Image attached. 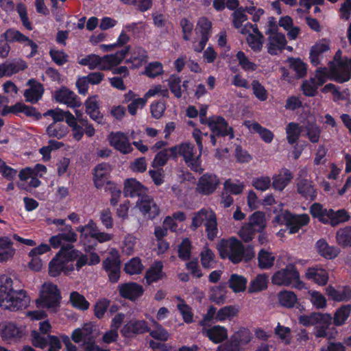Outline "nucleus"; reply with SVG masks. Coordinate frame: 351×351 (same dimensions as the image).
<instances>
[{
	"instance_id": "nucleus-1",
	"label": "nucleus",
	"mask_w": 351,
	"mask_h": 351,
	"mask_svg": "<svg viewBox=\"0 0 351 351\" xmlns=\"http://www.w3.org/2000/svg\"><path fill=\"white\" fill-rule=\"evenodd\" d=\"M74 261H76V269L80 270L88 264V256L72 246L62 247L49 264V275L56 277L62 272L66 275L70 274L75 269Z\"/></svg>"
},
{
	"instance_id": "nucleus-2",
	"label": "nucleus",
	"mask_w": 351,
	"mask_h": 351,
	"mask_svg": "<svg viewBox=\"0 0 351 351\" xmlns=\"http://www.w3.org/2000/svg\"><path fill=\"white\" fill-rule=\"evenodd\" d=\"M13 280L7 274H0V307L10 311L25 308L30 303V298L23 290L14 291Z\"/></svg>"
},
{
	"instance_id": "nucleus-3",
	"label": "nucleus",
	"mask_w": 351,
	"mask_h": 351,
	"mask_svg": "<svg viewBox=\"0 0 351 351\" xmlns=\"http://www.w3.org/2000/svg\"><path fill=\"white\" fill-rule=\"evenodd\" d=\"M350 67L351 60L348 61V64H339L338 67H333L332 63H330L328 69L326 67L317 69L313 78L315 79L319 86L323 85L328 80L343 83L350 80L348 70Z\"/></svg>"
},
{
	"instance_id": "nucleus-4",
	"label": "nucleus",
	"mask_w": 351,
	"mask_h": 351,
	"mask_svg": "<svg viewBox=\"0 0 351 351\" xmlns=\"http://www.w3.org/2000/svg\"><path fill=\"white\" fill-rule=\"evenodd\" d=\"M203 224L206 227L208 238L214 239L217 235L218 228L216 215L212 210L202 208L193 214L191 228L195 230Z\"/></svg>"
},
{
	"instance_id": "nucleus-5",
	"label": "nucleus",
	"mask_w": 351,
	"mask_h": 351,
	"mask_svg": "<svg viewBox=\"0 0 351 351\" xmlns=\"http://www.w3.org/2000/svg\"><path fill=\"white\" fill-rule=\"evenodd\" d=\"M195 147L187 143L170 147V153L172 158H176L178 155L182 156L186 165L194 171L201 173L203 171L200 152L196 156L194 154Z\"/></svg>"
},
{
	"instance_id": "nucleus-6",
	"label": "nucleus",
	"mask_w": 351,
	"mask_h": 351,
	"mask_svg": "<svg viewBox=\"0 0 351 351\" xmlns=\"http://www.w3.org/2000/svg\"><path fill=\"white\" fill-rule=\"evenodd\" d=\"M271 282L277 286L302 289L304 284L300 280V274L292 264L276 271L271 276Z\"/></svg>"
},
{
	"instance_id": "nucleus-7",
	"label": "nucleus",
	"mask_w": 351,
	"mask_h": 351,
	"mask_svg": "<svg viewBox=\"0 0 351 351\" xmlns=\"http://www.w3.org/2000/svg\"><path fill=\"white\" fill-rule=\"evenodd\" d=\"M266 226L265 215L263 212H254L238 232L240 238L245 242L252 241L254 234L261 232Z\"/></svg>"
},
{
	"instance_id": "nucleus-8",
	"label": "nucleus",
	"mask_w": 351,
	"mask_h": 351,
	"mask_svg": "<svg viewBox=\"0 0 351 351\" xmlns=\"http://www.w3.org/2000/svg\"><path fill=\"white\" fill-rule=\"evenodd\" d=\"M60 295L56 285L45 283L40 292V297L36 300L38 307L47 308L51 312L56 313L60 306Z\"/></svg>"
},
{
	"instance_id": "nucleus-9",
	"label": "nucleus",
	"mask_w": 351,
	"mask_h": 351,
	"mask_svg": "<svg viewBox=\"0 0 351 351\" xmlns=\"http://www.w3.org/2000/svg\"><path fill=\"white\" fill-rule=\"evenodd\" d=\"M298 320L304 326H315V335L324 337L326 336V329L331 323L332 316L329 313H313L300 315Z\"/></svg>"
},
{
	"instance_id": "nucleus-10",
	"label": "nucleus",
	"mask_w": 351,
	"mask_h": 351,
	"mask_svg": "<svg viewBox=\"0 0 351 351\" xmlns=\"http://www.w3.org/2000/svg\"><path fill=\"white\" fill-rule=\"evenodd\" d=\"M217 247L222 258H228L233 263H238L243 258V245L234 237L221 240Z\"/></svg>"
},
{
	"instance_id": "nucleus-11",
	"label": "nucleus",
	"mask_w": 351,
	"mask_h": 351,
	"mask_svg": "<svg viewBox=\"0 0 351 351\" xmlns=\"http://www.w3.org/2000/svg\"><path fill=\"white\" fill-rule=\"evenodd\" d=\"M276 220L287 226L289 234H295L310 221V217L307 214L293 215L287 210L282 211L276 216Z\"/></svg>"
},
{
	"instance_id": "nucleus-12",
	"label": "nucleus",
	"mask_w": 351,
	"mask_h": 351,
	"mask_svg": "<svg viewBox=\"0 0 351 351\" xmlns=\"http://www.w3.org/2000/svg\"><path fill=\"white\" fill-rule=\"evenodd\" d=\"M104 269L107 271L110 280L116 282L119 280L121 271V261L117 250L112 249L108 256L103 263Z\"/></svg>"
},
{
	"instance_id": "nucleus-13",
	"label": "nucleus",
	"mask_w": 351,
	"mask_h": 351,
	"mask_svg": "<svg viewBox=\"0 0 351 351\" xmlns=\"http://www.w3.org/2000/svg\"><path fill=\"white\" fill-rule=\"evenodd\" d=\"M217 136H229L230 138H234L232 130L228 126L227 121L220 116H211L208 118L206 123Z\"/></svg>"
},
{
	"instance_id": "nucleus-14",
	"label": "nucleus",
	"mask_w": 351,
	"mask_h": 351,
	"mask_svg": "<svg viewBox=\"0 0 351 351\" xmlns=\"http://www.w3.org/2000/svg\"><path fill=\"white\" fill-rule=\"evenodd\" d=\"M108 140L109 144L121 154H128L133 150L128 136L122 132H112Z\"/></svg>"
},
{
	"instance_id": "nucleus-15",
	"label": "nucleus",
	"mask_w": 351,
	"mask_h": 351,
	"mask_svg": "<svg viewBox=\"0 0 351 351\" xmlns=\"http://www.w3.org/2000/svg\"><path fill=\"white\" fill-rule=\"evenodd\" d=\"M241 34L247 35V42L253 51H259L262 49L263 36L259 32L256 25L247 24V25L242 29Z\"/></svg>"
},
{
	"instance_id": "nucleus-16",
	"label": "nucleus",
	"mask_w": 351,
	"mask_h": 351,
	"mask_svg": "<svg viewBox=\"0 0 351 351\" xmlns=\"http://www.w3.org/2000/svg\"><path fill=\"white\" fill-rule=\"evenodd\" d=\"M330 49V40L327 38H322L317 41L310 49L309 60L314 66L321 64L323 54Z\"/></svg>"
},
{
	"instance_id": "nucleus-17",
	"label": "nucleus",
	"mask_w": 351,
	"mask_h": 351,
	"mask_svg": "<svg viewBox=\"0 0 351 351\" xmlns=\"http://www.w3.org/2000/svg\"><path fill=\"white\" fill-rule=\"evenodd\" d=\"M1 37L8 42H19L25 45L29 46L32 50L29 54L30 57L35 56L37 53L38 45L18 30L10 29L3 34Z\"/></svg>"
},
{
	"instance_id": "nucleus-18",
	"label": "nucleus",
	"mask_w": 351,
	"mask_h": 351,
	"mask_svg": "<svg viewBox=\"0 0 351 351\" xmlns=\"http://www.w3.org/2000/svg\"><path fill=\"white\" fill-rule=\"evenodd\" d=\"M219 180L216 175L204 174L198 180L197 191L203 195L213 193L219 184Z\"/></svg>"
},
{
	"instance_id": "nucleus-19",
	"label": "nucleus",
	"mask_w": 351,
	"mask_h": 351,
	"mask_svg": "<svg viewBox=\"0 0 351 351\" xmlns=\"http://www.w3.org/2000/svg\"><path fill=\"white\" fill-rule=\"evenodd\" d=\"M305 278L319 286H324L328 282L329 274L323 266L317 265L306 269Z\"/></svg>"
},
{
	"instance_id": "nucleus-20",
	"label": "nucleus",
	"mask_w": 351,
	"mask_h": 351,
	"mask_svg": "<svg viewBox=\"0 0 351 351\" xmlns=\"http://www.w3.org/2000/svg\"><path fill=\"white\" fill-rule=\"evenodd\" d=\"M86 112L91 119L99 124H104L105 119L99 111V99L97 95L89 96L84 102Z\"/></svg>"
},
{
	"instance_id": "nucleus-21",
	"label": "nucleus",
	"mask_w": 351,
	"mask_h": 351,
	"mask_svg": "<svg viewBox=\"0 0 351 351\" xmlns=\"http://www.w3.org/2000/svg\"><path fill=\"white\" fill-rule=\"evenodd\" d=\"M93 327L92 323H86L82 328L75 329L71 335L73 341L77 343H83L88 346L93 344L94 341Z\"/></svg>"
},
{
	"instance_id": "nucleus-22",
	"label": "nucleus",
	"mask_w": 351,
	"mask_h": 351,
	"mask_svg": "<svg viewBox=\"0 0 351 351\" xmlns=\"http://www.w3.org/2000/svg\"><path fill=\"white\" fill-rule=\"evenodd\" d=\"M136 207L142 214L149 218H154L159 214V208L149 196H143L138 199Z\"/></svg>"
},
{
	"instance_id": "nucleus-23",
	"label": "nucleus",
	"mask_w": 351,
	"mask_h": 351,
	"mask_svg": "<svg viewBox=\"0 0 351 351\" xmlns=\"http://www.w3.org/2000/svg\"><path fill=\"white\" fill-rule=\"evenodd\" d=\"M124 101L129 103L127 108L129 114L132 116L136 115L138 110L143 109L147 102L144 96L139 97L132 90H129L124 95Z\"/></svg>"
},
{
	"instance_id": "nucleus-24",
	"label": "nucleus",
	"mask_w": 351,
	"mask_h": 351,
	"mask_svg": "<svg viewBox=\"0 0 351 351\" xmlns=\"http://www.w3.org/2000/svg\"><path fill=\"white\" fill-rule=\"evenodd\" d=\"M54 98L56 101L66 105L69 108H76L81 105L77 95L66 88H62L54 93Z\"/></svg>"
},
{
	"instance_id": "nucleus-25",
	"label": "nucleus",
	"mask_w": 351,
	"mask_h": 351,
	"mask_svg": "<svg viewBox=\"0 0 351 351\" xmlns=\"http://www.w3.org/2000/svg\"><path fill=\"white\" fill-rule=\"evenodd\" d=\"M128 51L129 48L128 47L113 54L106 55L101 57V70H113L115 66L122 62Z\"/></svg>"
},
{
	"instance_id": "nucleus-26",
	"label": "nucleus",
	"mask_w": 351,
	"mask_h": 351,
	"mask_svg": "<svg viewBox=\"0 0 351 351\" xmlns=\"http://www.w3.org/2000/svg\"><path fill=\"white\" fill-rule=\"evenodd\" d=\"M8 113L15 114L23 113L27 117H32L36 119H39L41 117L40 114L34 108L27 106L22 102H18L11 106H5L3 108H1V115H5Z\"/></svg>"
},
{
	"instance_id": "nucleus-27",
	"label": "nucleus",
	"mask_w": 351,
	"mask_h": 351,
	"mask_svg": "<svg viewBox=\"0 0 351 351\" xmlns=\"http://www.w3.org/2000/svg\"><path fill=\"white\" fill-rule=\"evenodd\" d=\"M149 331V326L145 320H132L125 324L121 330V333L125 337L134 335L143 334Z\"/></svg>"
},
{
	"instance_id": "nucleus-28",
	"label": "nucleus",
	"mask_w": 351,
	"mask_h": 351,
	"mask_svg": "<svg viewBox=\"0 0 351 351\" xmlns=\"http://www.w3.org/2000/svg\"><path fill=\"white\" fill-rule=\"evenodd\" d=\"M29 88L25 90L24 97L26 101L34 104L43 96V87L42 84L34 80H29L27 82Z\"/></svg>"
},
{
	"instance_id": "nucleus-29",
	"label": "nucleus",
	"mask_w": 351,
	"mask_h": 351,
	"mask_svg": "<svg viewBox=\"0 0 351 351\" xmlns=\"http://www.w3.org/2000/svg\"><path fill=\"white\" fill-rule=\"evenodd\" d=\"M120 295L131 300H134L140 297L143 293L141 285L134 282L122 284L119 286Z\"/></svg>"
},
{
	"instance_id": "nucleus-30",
	"label": "nucleus",
	"mask_w": 351,
	"mask_h": 351,
	"mask_svg": "<svg viewBox=\"0 0 351 351\" xmlns=\"http://www.w3.org/2000/svg\"><path fill=\"white\" fill-rule=\"evenodd\" d=\"M325 219V224L336 226L340 223L348 221L350 219V216L346 209H339L337 210L328 209L326 218Z\"/></svg>"
},
{
	"instance_id": "nucleus-31",
	"label": "nucleus",
	"mask_w": 351,
	"mask_h": 351,
	"mask_svg": "<svg viewBox=\"0 0 351 351\" xmlns=\"http://www.w3.org/2000/svg\"><path fill=\"white\" fill-rule=\"evenodd\" d=\"M202 333L215 343H219L227 339L228 330L222 326L217 325L210 328H203Z\"/></svg>"
},
{
	"instance_id": "nucleus-32",
	"label": "nucleus",
	"mask_w": 351,
	"mask_h": 351,
	"mask_svg": "<svg viewBox=\"0 0 351 351\" xmlns=\"http://www.w3.org/2000/svg\"><path fill=\"white\" fill-rule=\"evenodd\" d=\"M315 247L321 256L329 260L336 258L340 252L338 247L328 245L324 239L318 240L315 244Z\"/></svg>"
},
{
	"instance_id": "nucleus-33",
	"label": "nucleus",
	"mask_w": 351,
	"mask_h": 351,
	"mask_svg": "<svg viewBox=\"0 0 351 351\" xmlns=\"http://www.w3.org/2000/svg\"><path fill=\"white\" fill-rule=\"evenodd\" d=\"M110 171V166L106 163L99 164L95 167L93 180L95 186L97 189L103 187L105 184L108 183Z\"/></svg>"
},
{
	"instance_id": "nucleus-34",
	"label": "nucleus",
	"mask_w": 351,
	"mask_h": 351,
	"mask_svg": "<svg viewBox=\"0 0 351 351\" xmlns=\"http://www.w3.org/2000/svg\"><path fill=\"white\" fill-rule=\"evenodd\" d=\"M145 191L144 186L134 178L127 179L124 182L123 193L125 196H141Z\"/></svg>"
},
{
	"instance_id": "nucleus-35",
	"label": "nucleus",
	"mask_w": 351,
	"mask_h": 351,
	"mask_svg": "<svg viewBox=\"0 0 351 351\" xmlns=\"http://www.w3.org/2000/svg\"><path fill=\"white\" fill-rule=\"evenodd\" d=\"M285 36L280 32L269 35L268 52L271 55L276 54L286 45Z\"/></svg>"
},
{
	"instance_id": "nucleus-36",
	"label": "nucleus",
	"mask_w": 351,
	"mask_h": 351,
	"mask_svg": "<svg viewBox=\"0 0 351 351\" xmlns=\"http://www.w3.org/2000/svg\"><path fill=\"white\" fill-rule=\"evenodd\" d=\"M245 125L252 132L259 134L261 138L266 143H270L274 137V134L269 130L262 127L258 123L252 121H246Z\"/></svg>"
},
{
	"instance_id": "nucleus-37",
	"label": "nucleus",
	"mask_w": 351,
	"mask_h": 351,
	"mask_svg": "<svg viewBox=\"0 0 351 351\" xmlns=\"http://www.w3.org/2000/svg\"><path fill=\"white\" fill-rule=\"evenodd\" d=\"M247 278L237 274H232L228 280V285L234 293L244 292L247 288Z\"/></svg>"
},
{
	"instance_id": "nucleus-38",
	"label": "nucleus",
	"mask_w": 351,
	"mask_h": 351,
	"mask_svg": "<svg viewBox=\"0 0 351 351\" xmlns=\"http://www.w3.org/2000/svg\"><path fill=\"white\" fill-rule=\"evenodd\" d=\"M293 178L291 173L284 169L272 178V186L275 190L282 191Z\"/></svg>"
},
{
	"instance_id": "nucleus-39",
	"label": "nucleus",
	"mask_w": 351,
	"mask_h": 351,
	"mask_svg": "<svg viewBox=\"0 0 351 351\" xmlns=\"http://www.w3.org/2000/svg\"><path fill=\"white\" fill-rule=\"evenodd\" d=\"M278 25L287 32V36L291 40H295L300 32V28L293 25V19L289 16L280 17Z\"/></svg>"
},
{
	"instance_id": "nucleus-40",
	"label": "nucleus",
	"mask_w": 351,
	"mask_h": 351,
	"mask_svg": "<svg viewBox=\"0 0 351 351\" xmlns=\"http://www.w3.org/2000/svg\"><path fill=\"white\" fill-rule=\"evenodd\" d=\"M148 58L147 51L141 47H135L131 53V57L126 61L130 63L133 69L139 68Z\"/></svg>"
},
{
	"instance_id": "nucleus-41",
	"label": "nucleus",
	"mask_w": 351,
	"mask_h": 351,
	"mask_svg": "<svg viewBox=\"0 0 351 351\" xmlns=\"http://www.w3.org/2000/svg\"><path fill=\"white\" fill-rule=\"evenodd\" d=\"M98 228L93 219H90L84 226H80L76 230L80 232L82 241L86 242L89 238L95 239Z\"/></svg>"
},
{
	"instance_id": "nucleus-42",
	"label": "nucleus",
	"mask_w": 351,
	"mask_h": 351,
	"mask_svg": "<svg viewBox=\"0 0 351 351\" xmlns=\"http://www.w3.org/2000/svg\"><path fill=\"white\" fill-rule=\"evenodd\" d=\"M69 128L62 123L53 122L46 129L47 134L51 138L61 139L69 133Z\"/></svg>"
},
{
	"instance_id": "nucleus-43",
	"label": "nucleus",
	"mask_w": 351,
	"mask_h": 351,
	"mask_svg": "<svg viewBox=\"0 0 351 351\" xmlns=\"http://www.w3.org/2000/svg\"><path fill=\"white\" fill-rule=\"evenodd\" d=\"M268 276L265 274H258L249 285V293H257L265 290L268 285Z\"/></svg>"
},
{
	"instance_id": "nucleus-44",
	"label": "nucleus",
	"mask_w": 351,
	"mask_h": 351,
	"mask_svg": "<svg viewBox=\"0 0 351 351\" xmlns=\"http://www.w3.org/2000/svg\"><path fill=\"white\" fill-rule=\"evenodd\" d=\"M1 337L5 340L20 337L23 331L12 323H3L0 326Z\"/></svg>"
},
{
	"instance_id": "nucleus-45",
	"label": "nucleus",
	"mask_w": 351,
	"mask_h": 351,
	"mask_svg": "<svg viewBox=\"0 0 351 351\" xmlns=\"http://www.w3.org/2000/svg\"><path fill=\"white\" fill-rule=\"evenodd\" d=\"M77 62L82 66H87L90 70H101V56L92 53L79 58Z\"/></svg>"
},
{
	"instance_id": "nucleus-46",
	"label": "nucleus",
	"mask_w": 351,
	"mask_h": 351,
	"mask_svg": "<svg viewBox=\"0 0 351 351\" xmlns=\"http://www.w3.org/2000/svg\"><path fill=\"white\" fill-rule=\"evenodd\" d=\"M163 265L162 262L154 263L147 271L145 278L149 284L162 279L165 274L162 272Z\"/></svg>"
},
{
	"instance_id": "nucleus-47",
	"label": "nucleus",
	"mask_w": 351,
	"mask_h": 351,
	"mask_svg": "<svg viewBox=\"0 0 351 351\" xmlns=\"http://www.w3.org/2000/svg\"><path fill=\"white\" fill-rule=\"evenodd\" d=\"M274 254L266 250H261L258 254V264L261 269H268L273 267L275 261Z\"/></svg>"
},
{
	"instance_id": "nucleus-48",
	"label": "nucleus",
	"mask_w": 351,
	"mask_h": 351,
	"mask_svg": "<svg viewBox=\"0 0 351 351\" xmlns=\"http://www.w3.org/2000/svg\"><path fill=\"white\" fill-rule=\"evenodd\" d=\"M239 313V307L237 306H225L221 308L216 314V322H224L230 320L237 315Z\"/></svg>"
},
{
	"instance_id": "nucleus-49",
	"label": "nucleus",
	"mask_w": 351,
	"mask_h": 351,
	"mask_svg": "<svg viewBox=\"0 0 351 351\" xmlns=\"http://www.w3.org/2000/svg\"><path fill=\"white\" fill-rule=\"evenodd\" d=\"M146 317L149 319L155 328L154 330H150V336L152 338L161 341H167L169 338V332L156 320L147 315H146Z\"/></svg>"
},
{
	"instance_id": "nucleus-50",
	"label": "nucleus",
	"mask_w": 351,
	"mask_h": 351,
	"mask_svg": "<svg viewBox=\"0 0 351 351\" xmlns=\"http://www.w3.org/2000/svg\"><path fill=\"white\" fill-rule=\"evenodd\" d=\"M298 191L306 199L313 200L316 197V191L314 186L308 180H302L298 183Z\"/></svg>"
},
{
	"instance_id": "nucleus-51",
	"label": "nucleus",
	"mask_w": 351,
	"mask_h": 351,
	"mask_svg": "<svg viewBox=\"0 0 351 351\" xmlns=\"http://www.w3.org/2000/svg\"><path fill=\"white\" fill-rule=\"evenodd\" d=\"M289 65L298 78L304 77L307 73V64L300 58H289Z\"/></svg>"
},
{
	"instance_id": "nucleus-52",
	"label": "nucleus",
	"mask_w": 351,
	"mask_h": 351,
	"mask_svg": "<svg viewBox=\"0 0 351 351\" xmlns=\"http://www.w3.org/2000/svg\"><path fill=\"white\" fill-rule=\"evenodd\" d=\"M336 241L341 247H351V226L340 228L336 233Z\"/></svg>"
},
{
	"instance_id": "nucleus-53",
	"label": "nucleus",
	"mask_w": 351,
	"mask_h": 351,
	"mask_svg": "<svg viewBox=\"0 0 351 351\" xmlns=\"http://www.w3.org/2000/svg\"><path fill=\"white\" fill-rule=\"evenodd\" d=\"M278 300L281 306L287 308L293 307L298 301L296 295L291 291H283L278 293Z\"/></svg>"
},
{
	"instance_id": "nucleus-54",
	"label": "nucleus",
	"mask_w": 351,
	"mask_h": 351,
	"mask_svg": "<svg viewBox=\"0 0 351 351\" xmlns=\"http://www.w3.org/2000/svg\"><path fill=\"white\" fill-rule=\"evenodd\" d=\"M67 125L71 128L73 138L75 141H80L84 134V128L77 122V119L72 114H69Z\"/></svg>"
},
{
	"instance_id": "nucleus-55",
	"label": "nucleus",
	"mask_w": 351,
	"mask_h": 351,
	"mask_svg": "<svg viewBox=\"0 0 351 351\" xmlns=\"http://www.w3.org/2000/svg\"><path fill=\"white\" fill-rule=\"evenodd\" d=\"M245 8H239L233 13V24L235 28L241 34V30L247 24H251L247 22V16L245 14Z\"/></svg>"
},
{
	"instance_id": "nucleus-56",
	"label": "nucleus",
	"mask_w": 351,
	"mask_h": 351,
	"mask_svg": "<svg viewBox=\"0 0 351 351\" xmlns=\"http://www.w3.org/2000/svg\"><path fill=\"white\" fill-rule=\"evenodd\" d=\"M351 313L350 305H343L338 308L334 315V324L336 326L344 324Z\"/></svg>"
},
{
	"instance_id": "nucleus-57",
	"label": "nucleus",
	"mask_w": 351,
	"mask_h": 351,
	"mask_svg": "<svg viewBox=\"0 0 351 351\" xmlns=\"http://www.w3.org/2000/svg\"><path fill=\"white\" fill-rule=\"evenodd\" d=\"M227 291L223 287L216 286L210 289V300L217 304H223L226 300Z\"/></svg>"
},
{
	"instance_id": "nucleus-58",
	"label": "nucleus",
	"mask_w": 351,
	"mask_h": 351,
	"mask_svg": "<svg viewBox=\"0 0 351 351\" xmlns=\"http://www.w3.org/2000/svg\"><path fill=\"white\" fill-rule=\"evenodd\" d=\"M143 73L148 77L155 78L164 73L163 65L160 62H152L145 66Z\"/></svg>"
},
{
	"instance_id": "nucleus-59",
	"label": "nucleus",
	"mask_w": 351,
	"mask_h": 351,
	"mask_svg": "<svg viewBox=\"0 0 351 351\" xmlns=\"http://www.w3.org/2000/svg\"><path fill=\"white\" fill-rule=\"evenodd\" d=\"M301 132L300 125L296 123H289L286 127L287 139L289 144L295 143L300 137Z\"/></svg>"
},
{
	"instance_id": "nucleus-60",
	"label": "nucleus",
	"mask_w": 351,
	"mask_h": 351,
	"mask_svg": "<svg viewBox=\"0 0 351 351\" xmlns=\"http://www.w3.org/2000/svg\"><path fill=\"white\" fill-rule=\"evenodd\" d=\"M201 263L204 268L213 267L216 262L215 255L211 250L205 246L200 253Z\"/></svg>"
},
{
	"instance_id": "nucleus-61",
	"label": "nucleus",
	"mask_w": 351,
	"mask_h": 351,
	"mask_svg": "<svg viewBox=\"0 0 351 351\" xmlns=\"http://www.w3.org/2000/svg\"><path fill=\"white\" fill-rule=\"evenodd\" d=\"M70 302L74 307L80 310L85 311L89 308V303L84 296L76 291L71 293Z\"/></svg>"
},
{
	"instance_id": "nucleus-62",
	"label": "nucleus",
	"mask_w": 351,
	"mask_h": 351,
	"mask_svg": "<svg viewBox=\"0 0 351 351\" xmlns=\"http://www.w3.org/2000/svg\"><path fill=\"white\" fill-rule=\"evenodd\" d=\"M143 269V265L138 258H132L125 264L124 271L130 275L141 274Z\"/></svg>"
},
{
	"instance_id": "nucleus-63",
	"label": "nucleus",
	"mask_w": 351,
	"mask_h": 351,
	"mask_svg": "<svg viewBox=\"0 0 351 351\" xmlns=\"http://www.w3.org/2000/svg\"><path fill=\"white\" fill-rule=\"evenodd\" d=\"M308 295L310 296V301L313 306L317 308H324L327 305V301L325 296L319 291H309Z\"/></svg>"
},
{
	"instance_id": "nucleus-64",
	"label": "nucleus",
	"mask_w": 351,
	"mask_h": 351,
	"mask_svg": "<svg viewBox=\"0 0 351 351\" xmlns=\"http://www.w3.org/2000/svg\"><path fill=\"white\" fill-rule=\"evenodd\" d=\"M137 239L134 236L127 234L122 242L121 248L123 252L127 255L132 254L134 251Z\"/></svg>"
}]
</instances>
